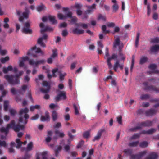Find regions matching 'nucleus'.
Instances as JSON below:
<instances>
[{
    "label": "nucleus",
    "instance_id": "nucleus-1",
    "mask_svg": "<svg viewBox=\"0 0 159 159\" xmlns=\"http://www.w3.org/2000/svg\"><path fill=\"white\" fill-rule=\"evenodd\" d=\"M10 128H12L16 132H18L20 130H23L24 128V126L22 125H15V121L12 120L10 124L7 125L6 128L2 127L0 129V131L1 132L4 133L6 136L8 133V130Z\"/></svg>",
    "mask_w": 159,
    "mask_h": 159
},
{
    "label": "nucleus",
    "instance_id": "nucleus-2",
    "mask_svg": "<svg viewBox=\"0 0 159 159\" xmlns=\"http://www.w3.org/2000/svg\"><path fill=\"white\" fill-rule=\"evenodd\" d=\"M29 110L27 108H22L20 109L19 112V122L25 124L27 123V119L29 117V115L27 114Z\"/></svg>",
    "mask_w": 159,
    "mask_h": 159
},
{
    "label": "nucleus",
    "instance_id": "nucleus-3",
    "mask_svg": "<svg viewBox=\"0 0 159 159\" xmlns=\"http://www.w3.org/2000/svg\"><path fill=\"white\" fill-rule=\"evenodd\" d=\"M23 73L24 72L21 71L16 74V77L15 80L14 79V76L12 75H6L5 76V78L9 84L12 85L17 84L20 83V80L18 78L22 75Z\"/></svg>",
    "mask_w": 159,
    "mask_h": 159
},
{
    "label": "nucleus",
    "instance_id": "nucleus-4",
    "mask_svg": "<svg viewBox=\"0 0 159 159\" xmlns=\"http://www.w3.org/2000/svg\"><path fill=\"white\" fill-rule=\"evenodd\" d=\"M124 152L126 155L131 156V159H141L146 153V151H143L140 152L138 155H131L132 151L128 149H125Z\"/></svg>",
    "mask_w": 159,
    "mask_h": 159
},
{
    "label": "nucleus",
    "instance_id": "nucleus-5",
    "mask_svg": "<svg viewBox=\"0 0 159 159\" xmlns=\"http://www.w3.org/2000/svg\"><path fill=\"white\" fill-rule=\"evenodd\" d=\"M16 145L14 142H11L10 143V147L8 148L9 152L11 153H14L15 152L14 150L13 149V147L15 146L17 148L19 149L20 148L23 142L21 141L20 139L18 138L16 139Z\"/></svg>",
    "mask_w": 159,
    "mask_h": 159
},
{
    "label": "nucleus",
    "instance_id": "nucleus-6",
    "mask_svg": "<svg viewBox=\"0 0 159 159\" xmlns=\"http://www.w3.org/2000/svg\"><path fill=\"white\" fill-rule=\"evenodd\" d=\"M16 14L19 16V20L20 22H23L24 18L27 19L28 17V15L30 11L27 9H25V11L22 13L19 10H17L16 11Z\"/></svg>",
    "mask_w": 159,
    "mask_h": 159
},
{
    "label": "nucleus",
    "instance_id": "nucleus-7",
    "mask_svg": "<svg viewBox=\"0 0 159 159\" xmlns=\"http://www.w3.org/2000/svg\"><path fill=\"white\" fill-rule=\"evenodd\" d=\"M34 53H40L41 54L43 55L44 52L42 51L41 48H37L36 46H34L27 53V55H28L31 54V55L34 57H36L37 56L34 54Z\"/></svg>",
    "mask_w": 159,
    "mask_h": 159
},
{
    "label": "nucleus",
    "instance_id": "nucleus-8",
    "mask_svg": "<svg viewBox=\"0 0 159 159\" xmlns=\"http://www.w3.org/2000/svg\"><path fill=\"white\" fill-rule=\"evenodd\" d=\"M43 87H46V89L43 88L41 89V91L42 93H45L44 98L45 99H48L49 98V95L47 93L49 92L50 89L49 84L47 81H44L43 83Z\"/></svg>",
    "mask_w": 159,
    "mask_h": 159
},
{
    "label": "nucleus",
    "instance_id": "nucleus-9",
    "mask_svg": "<svg viewBox=\"0 0 159 159\" xmlns=\"http://www.w3.org/2000/svg\"><path fill=\"white\" fill-rule=\"evenodd\" d=\"M152 125V122L150 121H147L144 122H142L136 128H130L129 130L130 131H135L137 129H139L142 126H149Z\"/></svg>",
    "mask_w": 159,
    "mask_h": 159
},
{
    "label": "nucleus",
    "instance_id": "nucleus-10",
    "mask_svg": "<svg viewBox=\"0 0 159 159\" xmlns=\"http://www.w3.org/2000/svg\"><path fill=\"white\" fill-rule=\"evenodd\" d=\"M48 39V36L46 34H44L42 37L39 38L38 40V43L42 47L45 48L46 44L44 42H46V40Z\"/></svg>",
    "mask_w": 159,
    "mask_h": 159
},
{
    "label": "nucleus",
    "instance_id": "nucleus-11",
    "mask_svg": "<svg viewBox=\"0 0 159 159\" xmlns=\"http://www.w3.org/2000/svg\"><path fill=\"white\" fill-rule=\"evenodd\" d=\"M57 96L55 97V100L56 101H59L60 99L65 100L66 98V92L65 91H59Z\"/></svg>",
    "mask_w": 159,
    "mask_h": 159
},
{
    "label": "nucleus",
    "instance_id": "nucleus-12",
    "mask_svg": "<svg viewBox=\"0 0 159 159\" xmlns=\"http://www.w3.org/2000/svg\"><path fill=\"white\" fill-rule=\"evenodd\" d=\"M52 53L50 57L47 60V62L49 64H51L53 61L57 57V54L56 49L52 50Z\"/></svg>",
    "mask_w": 159,
    "mask_h": 159
},
{
    "label": "nucleus",
    "instance_id": "nucleus-13",
    "mask_svg": "<svg viewBox=\"0 0 159 159\" xmlns=\"http://www.w3.org/2000/svg\"><path fill=\"white\" fill-rule=\"evenodd\" d=\"M30 23L29 22L25 23V25L22 29V32L25 33L30 34L32 33V30L30 28Z\"/></svg>",
    "mask_w": 159,
    "mask_h": 159
},
{
    "label": "nucleus",
    "instance_id": "nucleus-14",
    "mask_svg": "<svg viewBox=\"0 0 159 159\" xmlns=\"http://www.w3.org/2000/svg\"><path fill=\"white\" fill-rule=\"evenodd\" d=\"M113 44L114 47L115 48L118 47L120 49L121 48L123 47V44L121 43L119 38L118 37H117L116 38Z\"/></svg>",
    "mask_w": 159,
    "mask_h": 159
},
{
    "label": "nucleus",
    "instance_id": "nucleus-15",
    "mask_svg": "<svg viewBox=\"0 0 159 159\" xmlns=\"http://www.w3.org/2000/svg\"><path fill=\"white\" fill-rule=\"evenodd\" d=\"M39 26L41 28V33L47 31H52L53 30V29L51 27L48 26H46L45 27L44 26V25L42 23H41L40 24Z\"/></svg>",
    "mask_w": 159,
    "mask_h": 159
},
{
    "label": "nucleus",
    "instance_id": "nucleus-16",
    "mask_svg": "<svg viewBox=\"0 0 159 159\" xmlns=\"http://www.w3.org/2000/svg\"><path fill=\"white\" fill-rule=\"evenodd\" d=\"M29 59L27 56H25L20 58L19 59V65L21 67H24L25 66V62Z\"/></svg>",
    "mask_w": 159,
    "mask_h": 159
},
{
    "label": "nucleus",
    "instance_id": "nucleus-17",
    "mask_svg": "<svg viewBox=\"0 0 159 159\" xmlns=\"http://www.w3.org/2000/svg\"><path fill=\"white\" fill-rule=\"evenodd\" d=\"M124 65L123 64H120L119 61H117L114 63L113 66V69L115 71H117L118 68L119 67L121 69H122Z\"/></svg>",
    "mask_w": 159,
    "mask_h": 159
},
{
    "label": "nucleus",
    "instance_id": "nucleus-18",
    "mask_svg": "<svg viewBox=\"0 0 159 159\" xmlns=\"http://www.w3.org/2000/svg\"><path fill=\"white\" fill-rule=\"evenodd\" d=\"M40 119L41 121H49L50 120V117L49 112L48 111L46 112L44 116H41Z\"/></svg>",
    "mask_w": 159,
    "mask_h": 159
},
{
    "label": "nucleus",
    "instance_id": "nucleus-19",
    "mask_svg": "<svg viewBox=\"0 0 159 159\" xmlns=\"http://www.w3.org/2000/svg\"><path fill=\"white\" fill-rule=\"evenodd\" d=\"M88 10L85 12V14H89L92 13L94 10L96 9V5L93 4L92 6L88 7Z\"/></svg>",
    "mask_w": 159,
    "mask_h": 159
},
{
    "label": "nucleus",
    "instance_id": "nucleus-20",
    "mask_svg": "<svg viewBox=\"0 0 159 159\" xmlns=\"http://www.w3.org/2000/svg\"><path fill=\"white\" fill-rule=\"evenodd\" d=\"M112 2L113 3L112 7L113 12H116L117 11L119 8V5L116 0H112Z\"/></svg>",
    "mask_w": 159,
    "mask_h": 159
},
{
    "label": "nucleus",
    "instance_id": "nucleus-21",
    "mask_svg": "<svg viewBox=\"0 0 159 159\" xmlns=\"http://www.w3.org/2000/svg\"><path fill=\"white\" fill-rule=\"evenodd\" d=\"M51 117L53 121H55L58 118V115L57 112L55 110L51 111Z\"/></svg>",
    "mask_w": 159,
    "mask_h": 159
},
{
    "label": "nucleus",
    "instance_id": "nucleus-22",
    "mask_svg": "<svg viewBox=\"0 0 159 159\" xmlns=\"http://www.w3.org/2000/svg\"><path fill=\"white\" fill-rule=\"evenodd\" d=\"M67 16L68 17L71 18V22L75 23L77 22V19L75 16H72V13L70 11H68L67 13Z\"/></svg>",
    "mask_w": 159,
    "mask_h": 159
},
{
    "label": "nucleus",
    "instance_id": "nucleus-23",
    "mask_svg": "<svg viewBox=\"0 0 159 159\" xmlns=\"http://www.w3.org/2000/svg\"><path fill=\"white\" fill-rule=\"evenodd\" d=\"M64 143H65V141L64 140H62L61 141L60 143V145L57 147V149L55 150L54 152L56 156H57V154L58 152L61 150L62 147L64 144Z\"/></svg>",
    "mask_w": 159,
    "mask_h": 159
},
{
    "label": "nucleus",
    "instance_id": "nucleus-24",
    "mask_svg": "<svg viewBox=\"0 0 159 159\" xmlns=\"http://www.w3.org/2000/svg\"><path fill=\"white\" fill-rule=\"evenodd\" d=\"M102 132L103 131L102 130H101L99 131L98 132L97 135L93 139V141H95L98 140L100 139Z\"/></svg>",
    "mask_w": 159,
    "mask_h": 159
},
{
    "label": "nucleus",
    "instance_id": "nucleus-25",
    "mask_svg": "<svg viewBox=\"0 0 159 159\" xmlns=\"http://www.w3.org/2000/svg\"><path fill=\"white\" fill-rule=\"evenodd\" d=\"M158 158V155L155 152H152L150 153L148 157L146 159H157Z\"/></svg>",
    "mask_w": 159,
    "mask_h": 159
},
{
    "label": "nucleus",
    "instance_id": "nucleus-26",
    "mask_svg": "<svg viewBox=\"0 0 159 159\" xmlns=\"http://www.w3.org/2000/svg\"><path fill=\"white\" fill-rule=\"evenodd\" d=\"M52 75H51L48 74V77L49 79H50L51 78L52 76L53 77H56L57 76V73L58 72V69H55L52 70Z\"/></svg>",
    "mask_w": 159,
    "mask_h": 159
},
{
    "label": "nucleus",
    "instance_id": "nucleus-27",
    "mask_svg": "<svg viewBox=\"0 0 159 159\" xmlns=\"http://www.w3.org/2000/svg\"><path fill=\"white\" fill-rule=\"evenodd\" d=\"M13 70L12 66L11 65L7 67H4L3 68V71L4 73H7L9 71H11Z\"/></svg>",
    "mask_w": 159,
    "mask_h": 159
},
{
    "label": "nucleus",
    "instance_id": "nucleus-28",
    "mask_svg": "<svg viewBox=\"0 0 159 159\" xmlns=\"http://www.w3.org/2000/svg\"><path fill=\"white\" fill-rule=\"evenodd\" d=\"M74 33L77 34H83L84 31L82 29H80L76 28L74 29L73 30Z\"/></svg>",
    "mask_w": 159,
    "mask_h": 159
},
{
    "label": "nucleus",
    "instance_id": "nucleus-29",
    "mask_svg": "<svg viewBox=\"0 0 159 159\" xmlns=\"http://www.w3.org/2000/svg\"><path fill=\"white\" fill-rule=\"evenodd\" d=\"M52 131H48V132L47 137H46V139H45L47 143H49L51 141V140L52 139L51 137L52 136Z\"/></svg>",
    "mask_w": 159,
    "mask_h": 159
},
{
    "label": "nucleus",
    "instance_id": "nucleus-30",
    "mask_svg": "<svg viewBox=\"0 0 159 159\" xmlns=\"http://www.w3.org/2000/svg\"><path fill=\"white\" fill-rule=\"evenodd\" d=\"M68 135L69 137V139L67 140V143L70 144V143L74 139V136L70 132H68Z\"/></svg>",
    "mask_w": 159,
    "mask_h": 159
},
{
    "label": "nucleus",
    "instance_id": "nucleus-31",
    "mask_svg": "<svg viewBox=\"0 0 159 159\" xmlns=\"http://www.w3.org/2000/svg\"><path fill=\"white\" fill-rule=\"evenodd\" d=\"M151 50L152 52H156L159 51V45H155L151 48Z\"/></svg>",
    "mask_w": 159,
    "mask_h": 159
},
{
    "label": "nucleus",
    "instance_id": "nucleus-32",
    "mask_svg": "<svg viewBox=\"0 0 159 159\" xmlns=\"http://www.w3.org/2000/svg\"><path fill=\"white\" fill-rule=\"evenodd\" d=\"M55 132L59 137L61 138H63L65 136L64 133L62 131H60L59 130H56L55 131Z\"/></svg>",
    "mask_w": 159,
    "mask_h": 159
},
{
    "label": "nucleus",
    "instance_id": "nucleus-33",
    "mask_svg": "<svg viewBox=\"0 0 159 159\" xmlns=\"http://www.w3.org/2000/svg\"><path fill=\"white\" fill-rule=\"evenodd\" d=\"M156 113V111L154 110L150 109L149 110L146 111V115L147 116H151L155 114Z\"/></svg>",
    "mask_w": 159,
    "mask_h": 159
},
{
    "label": "nucleus",
    "instance_id": "nucleus-34",
    "mask_svg": "<svg viewBox=\"0 0 159 159\" xmlns=\"http://www.w3.org/2000/svg\"><path fill=\"white\" fill-rule=\"evenodd\" d=\"M27 87L28 86L27 85H23L19 91V93L20 94H23L25 91L27 89Z\"/></svg>",
    "mask_w": 159,
    "mask_h": 159
},
{
    "label": "nucleus",
    "instance_id": "nucleus-35",
    "mask_svg": "<svg viewBox=\"0 0 159 159\" xmlns=\"http://www.w3.org/2000/svg\"><path fill=\"white\" fill-rule=\"evenodd\" d=\"M29 61V64L34 66L37 67V60L35 61L33 59H29L28 60Z\"/></svg>",
    "mask_w": 159,
    "mask_h": 159
},
{
    "label": "nucleus",
    "instance_id": "nucleus-36",
    "mask_svg": "<svg viewBox=\"0 0 159 159\" xmlns=\"http://www.w3.org/2000/svg\"><path fill=\"white\" fill-rule=\"evenodd\" d=\"M67 13L66 14V15H64L63 14L61 13H58L57 15L58 18L60 20H65L68 17L66 15Z\"/></svg>",
    "mask_w": 159,
    "mask_h": 159
},
{
    "label": "nucleus",
    "instance_id": "nucleus-37",
    "mask_svg": "<svg viewBox=\"0 0 159 159\" xmlns=\"http://www.w3.org/2000/svg\"><path fill=\"white\" fill-rule=\"evenodd\" d=\"M40 108V106L39 105L35 106H31L30 107V110L31 111H34L35 109H39Z\"/></svg>",
    "mask_w": 159,
    "mask_h": 159
},
{
    "label": "nucleus",
    "instance_id": "nucleus-38",
    "mask_svg": "<svg viewBox=\"0 0 159 159\" xmlns=\"http://www.w3.org/2000/svg\"><path fill=\"white\" fill-rule=\"evenodd\" d=\"M48 18L49 21L52 22L53 24H56L57 23V21L55 19V17L54 16H49Z\"/></svg>",
    "mask_w": 159,
    "mask_h": 159
},
{
    "label": "nucleus",
    "instance_id": "nucleus-39",
    "mask_svg": "<svg viewBox=\"0 0 159 159\" xmlns=\"http://www.w3.org/2000/svg\"><path fill=\"white\" fill-rule=\"evenodd\" d=\"M112 59H113L111 57H107V64L108 66V68L109 69H111L112 67V66L110 62L111 60H112Z\"/></svg>",
    "mask_w": 159,
    "mask_h": 159
},
{
    "label": "nucleus",
    "instance_id": "nucleus-40",
    "mask_svg": "<svg viewBox=\"0 0 159 159\" xmlns=\"http://www.w3.org/2000/svg\"><path fill=\"white\" fill-rule=\"evenodd\" d=\"M156 130L154 129H151L147 131H144L143 132V133L145 134H150L155 132Z\"/></svg>",
    "mask_w": 159,
    "mask_h": 159
},
{
    "label": "nucleus",
    "instance_id": "nucleus-41",
    "mask_svg": "<svg viewBox=\"0 0 159 159\" xmlns=\"http://www.w3.org/2000/svg\"><path fill=\"white\" fill-rule=\"evenodd\" d=\"M145 89L146 90L154 91L156 92H159V90H158L157 88L152 86L148 87V88H145Z\"/></svg>",
    "mask_w": 159,
    "mask_h": 159
},
{
    "label": "nucleus",
    "instance_id": "nucleus-42",
    "mask_svg": "<svg viewBox=\"0 0 159 159\" xmlns=\"http://www.w3.org/2000/svg\"><path fill=\"white\" fill-rule=\"evenodd\" d=\"M7 51L6 49H2V46L0 45V55L2 56H4L7 53Z\"/></svg>",
    "mask_w": 159,
    "mask_h": 159
},
{
    "label": "nucleus",
    "instance_id": "nucleus-43",
    "mask_svg": "<svg viewBox=\"0 0 159 159\" xmlns=\"http://www.w3.org/2000/svg\"><path fill=\"white\" fill-rule=\"evenodd\" d=\"M148 60L147 58L146 57L142 56L140 59V63L142 64L146 62Z\"/></svg>",
    "mask_w": 159,
    "mask_h": 159
},
{
    "label": "nucleus",
    "instance_id": "nucleus-44",
    "mask_svg": "<svg viewBox=\"0 0 159 159\" xmlns=\"http://www.w3.org/2000/svg\"><path fill=\"white\" fill-rule=\"evenodd\" d=\"M97 19L98 20L105 21L106 19V18L105 16L99 14L98 15Z\"/></svg>",
    "mask_w": 159,
    "mask_h": 159
},
{
    "label": "nucleus",
    "instance_id": "nucleus-45",
    "mask_svg": "<svg viewBox=\"0 0 159 159\" xmlns=\"http://www.w3.org/2000/svg\"><path fill=\"white\" fill-rule=\"evenodd\" d=\"M9 60V57L8 56H6L5 57H2L0 59V61L2 63H5Z\"/></svg>",
    "mask_w": 159,
    "mask_h": 159
},
{
    "label": "nucleus",
    "instance_id": "nucleus-46",
    "mask_svg": "<svg viewBox=\"0 0 159 159\" xmlns=\"http://www.w3.org/2000/svg\"><path fill=\"white\" fill-rule=\"evenodd\" d=\"M140 35V34L139 33H138L137 34L136 38L135 43V46L136 48L137 47L138 45L139 41Z\"/></svg>",
    "mask_w": 159,
    "mask_h": 159
},
{
    "label": "nucleus",
    "instance_id": "nucleus-47",
    "mask_svg": "<svg viewBox=\"0 0 159 159\" xmlns=\"http://www.w3.org/2000/svg\"><path fill=\"white\" fill-rule=\"evenodd\" d=\"M45 8V6L43 5H41L37 7V10L39 12L44 10Z\"/></svg>",
    "mask_w": 159,
    "mask_h": 159
},
{
    "label": "nucleus",
    "instance_id": "nucleus-48",
    "mask_svg": "<svg viewBox=\"0 0 159 159\" xmlns=\"http://www.w3.org/2000/svg\"><path fill=\"white\" fill-rule=\"evenodd\" d=\"M61 124L60 122H58L55 123L53 125V127L55 129H58L61 127Z\"/></svg>",
    "mask_w": 159,
    "mask_h": 159
},
{
    "label": "nucleus",
    "instance_id": "nucleus-49",
    "mask_svg": "<svg viewBox=\"0 0 159 159\" xmlns=\"http://www.w3.org/2000/svg\"><path fill=\"white\" fill-rule=\"evenodd\" d=\"M33 147V143L32 142H30L27 145L26 150L27 151H31Z\"/></svg>",
    "mask_w": 159,
    "mask_h": 159
},
{
    "label": "nucleus",
    "instance_id": "nucleus-50",
    "mask_svg": "<svg viewBox=\"0 0 159 159\" xmlns=\"http://www.w3.org/2000/svg\"><path fill=\"white\" fill-rule=\"evenodd\" d=\"M82 7V6L80 4L78 3H76L74 6H71V9H72L73 7H75L77 8V9H80Z\"/></svg>",
    "mask_w": 159,
    "mask_h": 159
},
{
    "label": "nucleus",
    "instance_id": "nucleus-51",
    "mask_svg": "<svg viewBox=\"0 0 159 159\" xmlns=\"http://www.w3.org/2000/svg\"><path fill=\"white\" fill-rule=\"evenodd\" d=\"M78 26H81L84 29H86L88 26V24L84 23H79L77 24Z\"/></svg>",
    "mask_w": 159,
    "mask_h": 159
},
{
    "label": "nucleus",
    "instance_id": "nucleus-52",
    "mask_svg": "<svg viewBox=\"0 0 159 159\" xmlns=\"http://www.w3.org/2000/svg\"><path fill=\"white\" fill-rule=\"evenodd\" d=\"M151 42L152 43H157L159 42V38H152L151 40Z\"/></svg>",
    "mask_w": 159,
    "mask_h": 159
},
{
    "label": "nucleus",
    "instance_id": "nucleus-53",
    "mask_svg": "<svg viewBox=\"0 0 159 159\" xmlns=\"http://www.w3.org/2000/svg\"><path fill=\"white\" fill-rule=\"evenodd\" d=\"M148 145V143L144 141L140 143L139 146L142 147H147Z\"/></svg>",
    "mask_w": 159,
    "mask_h": 159
},
{
    "label": "nucleus",
    "instance_id": "nucleus-54",
    "mask_svg": "<svg viewBox=\"0 0 159 159\" xmlns=\"http://www.w3.org/2000/svg\"><path fill=\"white\" fill-rule=\"evenodd\" d=\"M9 103V102L7 101L4 102V110L6 111L7 110Z\"/></svg>",
    "mask_w": 159,
    "mask_h": 159
},
{
    "label": "nucleus",
    "instance_id": "nucleus-55",
    "mask_svg": "<svg viewBox=\"0 0 159 159\" xmlns=\"http://www.w3.org/2000/svg\"><path fill=\"white\" fill-rule=\"evenodd\" d=\"M102 29L103 33L105 34L108 33L110 32V31L109 30H106V26L105 25H103L102 26Z\"/></svg>",
    "mask_w": 159,
    "mask_h": 159
},
{
    "label": "nucleus",
    "instance_id": "nucleus-56",
    "mask_svg": "<svg viewBox=\"0 0 159 159\" xmlns=\"http://www.w3.org/2000/svg\"><path fill=\"white\" fill-rule=\"evenodd\" d=\"M49 108L51 109H53L55 108H60V107L57 104L53 103L51 104L49 106Z\"/></svg>",
    "mask_w": 159,
    "mask_h": 159
},
{
    "label": "nucleus",
    "instance_id": "nucleus-57",
    "mask_svg": "<svg viewBox=\"0 0 159 159\" xmlns=\"http://www.w3.org/2000/svg\"><path fill=\"white\" fill-rule=\"evenodd\" d=\"M7 144L5 141L0 140V147H6Z\"/></svg>",
    "mask_w": 159,
    "mask_h": 159
},
{
    "label": "nucleus",
    "instance_id": "nucleus-58",
    "mask_svg": "<svg viewBox=\"0 0 159 159\" xmlns=\"http://www.w3.org/2000/svg\"><path fill=\"white\" fill-rule=\"evenodd\" d=\"M70 144H68H68H64V145L63 146H64V149H65V150L66 151H67L70 149Z\"/></svg>",
    "mask_w": 159,
    "mask_h": 159
},
{
    "label": "nucleus",
    "instance_id": "nucleus-59",
    "mask_svg": "<svg viewBox=\"0 0 159 159\" xmlns=\"http://www.w3.org/2000/svg\"><path fill=\"white\" fill-rule=\"evenodd\" d=\"M45 62V61L43 59H41L39 60H37V66L39 65L43 64Z\"/></svg>",
    "mask_w": 159,
    "mask_h": 159
},
{
    "label": "nucleus",
    "instance_id": "nucleus-60",
    "mask_svg": "<svg viewBox=\"0 0 159 159\" xmlns=\"http://www.w3.org/2000/svg\"><path fill=\"white\" fill-rule=\"evenodd\" d=\"M10 113L11 115L14 116L17 113L16 111L13 109H11L9 110Z\"/></svg>",
    "mask_w": 159,
    "mask_h": 159
},
{
    "label": "nucleus",
    "instance_id": "nucleus-61",
    "mask_svg": "<svg viewBox=\"0 0 159 159\" xmlns=\"http://www.w3.org/2000/svg\"><path fill=\"white\" fill-rule=\"evenodd\" d=\"M138 143V141L133 142L129 143V145L131 147H135L137 145Z\"/></svg>",
    "mask_w": 159,
    "mask_h": 159
},
{
    "label": "nucleus",
    "instance_id": "nucleus-62",
    "mask_svg": "<svg viewBox=\"0 0 159 159\" xmlns=\"http://www.w3.org/2000/svg\"><path fill=\"white\" fill-rule=\"evenodd\" d=\"M147 15L148 16H149L151 12V10L150 9V5L149 4H147Z\"/></svg>",
    "mask_w": 159,
    "mask_h": 159
},
{
    "label": "nucleus",
    "instance_id": "nucleus-63",
    "mask_svg": "<svg viewBox=\"0 0 159 159\" xmlns=\"http://www.w3.org/2000/svg\"><path fill=\"white\" fill-rule=\"evenodd\" d=\"M74 108L75 109V114L76 115H78L79 114V112L78 109L75 104H74L73 105Z\"/></svg>",
    "mask_w": 159,
    "mask_h": 159
},
{
    "label": "nucleus",
    "instance_id": "nucleus-64",
    "mask_svg": "<svg viewBox=\"0 0 159 159\" xmlns=\"http://www.w3.org/2000/svg\"><path fill=\"white\" fill-rule=\"evenodd\" d=\"M149 97V96L147 94L142 95L140 97V98L142 100H145L148 99Z\"/></svg>",
    "mask_w": 159,
    "mask_h": 159
}]
</instances>
